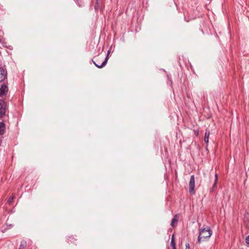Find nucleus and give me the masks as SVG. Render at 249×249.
Here are the masks:
<instances>
[{
	"instance_id": "obj_12",
	"label": "nucleus",
	"mask_w": 249,
	"mask_h": 249,
	"mask_svg": "<svg viewBox=\"0 0 249 249\" xmlns=\"http://www.w3.org/2000/svg\"><path fill=\"white\" fill-rule=\"evenodd\" d=\"M13 199H14V196H11L9 198V199L8 200V202L9 204H11L12 203V201H13Z\"/></svg>"
},
{
	"instance_id": "obj_5",
	"label": "nucleus",
	"mask_w": 249,
	"mask_h": 249,
	"mask_svg": "<svg viewBox=\"0 0 249 249\" xmlns=\"http://www.w3.org/2000/svg\"><path fill=\"white\" fill-rule=\"evenodd\" d=\"M7 76V71L2 68H0V83L3 82L6 79Z\"/></svg>"
},
{
	"instance_id": "obj_14",
	"label": "nucleus",
	"mask_w": 249,
	"mask_h": 249,
	"mask_svg": "<svg viewBox=\"0 0 249 249\" xmlns=\"http://www.w3.org/2000/svg\"><path fill=\"white\" fill-rule=\"evenodd\" d=\"M246 242L249 244V235L246 238Z\"/></svg>"
},
{
	"instance_id": "obj_1",
	"label": "nucleus",
	"mask_w": 249,
	"mask_h": 249,
	"mask_svg": "<svg viewBox=\"0 0 249 249\" xmlns=\"http://www.w3.org/2000/svg\"><path fill=\"white\" fill-rule=\"evenodd\" d=\"M199 235L197 238V242L198 243H200L202 241L209 238L212 234V231L209 227L199 229Z\"/></svg>"
},
{
	"instance_id": "obj_11",
	"label": "nucleus",
	"mask_w": 249,
	"mask_h": 249,
	"mask_svg": "<svg viewBox=\"0 0 249 249\" xmlns=\"http://www.w3.org/2000/svg\"><path fill=\"white\" fill-rule=\"evenodd\" d=\"M171 246L172 247V248H176V243H175V240L171 239Z\"/></svg>"
},
{
	"instance_id": "obj_13",
	"label": "nucleus",
	"mask_w": 249,
	"mask_h": 249,
	"mask_svg": "<svg viewBox=\"0 0 249 249\" xmlns=\"http://www.w3.org/2000/svg\"><path fill=\"white\" fill-rule=\"evenodd\" d=\"M216 184H217V181H214V184H213L212 191H213L215 190V189L216 188Z\"/></svg>"
},
{
	"instance_id": "obj_18",
	"label": "nucleus",
	"mask_w": 249,
	"mask_h": 249,
	"mask_svg": "<svg viewBox=\"0 0 249 249\" xmlns=\"http://www.w3.org/2000/svg\"><path fill=\"white\" fill-rule=\"evenodd\" d=\"M172 249H176V248H172Z\"/></svg>"
},
{
	"instance_id": "obj_3",
	"label": "nucleus",
	"mask_w": 249,
	"mask_h": 249,
	"mask_svg": "<svg viewBox=\"0 0 249 249\" xmlns=\"http://www.w3.org/2000/svg\"><path fill=\"white\" fill-rule=\"evenodd\" d=\"M195 176L194 175H192L190 178V181H189V192L191 194H194V188H195Z\"/></svg>"
},
{
	"instance_id": "obj_4",
	"label": "nucleus",
	"mask_w": 249,
	"mask_h": 249,
	"mask_svg": "<svg viewBox=\"0 0 249 249\" xmlns=\"http://www.w3.org/2000/svg\"><path fill=\"white\" fill-rule=\"evenodd\" d=\"M8 87L5 84H2L0 87V97H3L7 94L8 92Z\"/></svg>"
},
{
	"instance_id": "obj_6",
	"label": "nucleus",
	"mask_w": 249,
	"mask_h": 249,
	"mask_svg": "<svg viewBox=\"0 0 249 249\" xmlns=\"http://www.w3.org/2000/svg\"><path fill=\"white\" fill-rule=\"evenodd\" d=\"M109 53H110V52H109V51H108V52H107V56H106V57L105 58V60L102 62V63L101 65H99L98 63H96L94 61H93V63H94V65L97 67H98L99 68H102V67L105 66L106 65V64L107 63V61L108 60V54H109Z\"/></svg>"
},
{
	"instance_id": "obj_15",
	"label": "nucleus",
	"mask_w": 249,
	"mask_h": 249,
	"mask_svg": "<svg viewBox=\"0 0 249 249\" xmlns=\"http://www.w3.org/2000/svg\"><path fill=\"white\" fill-rule=\"evenodd\" d=\"M217 179H218V175L217 174H215V180L214 181H217Z\"/></svg>"
},
{
	"instance_id": "obj_17",
	"label": "nucleus",
	"mask_w": 249,
	"mask_h": 249,
	"mask_svg": "<svg viewBox=\"0 0 249 249\" xmlns=\"http://www.w3.org/2000/svg\"><path fill=\"white\" fill-rule=\"evenodd\" d=\"M171 239L175 240V236L174 234L172 235Z\"/></svg>"
},
{
	"instance_id": "obj_2",
	"label": "nucleus",
	"mask_w": 249,
	"mask_h": 249,
	"mask_svg": "<svg viewBox=\"0 0 249 249\" xmlns=\"http://www.w3.org/2000/svg\"><path fill=\"white\" fill-rule=\"evenodd\" d=\"M7 110V105L3 100H0V118H2Z\"/></svg>"
},
{
	"instance_id": "obj_8",
	"label": "nucleus",
	"mask_w": 249,
	"mask_h": 249,
	"mask_svg": "<svg viewBox=\"0 0 249 249\" xmlns=\"http://www.w3.org/2000/svg\"><path fill=\"white\" fill-rule=\"evenodd\" d=\"M5 129V125L4 123L0 122V135L3 133Z\"/></svg>"
},
{
	"instance_id": "obj_9",
	"label": "nucleus",
	"mask_w": 249,
	"mask_h": 249,
	"mask_svg": "<svg viewBox=\"0 0 249 249\" xmlns=\"http://www.w3.org/2000/svg\"><path fill=\"white\" fill-rule=\"evenodd\" d=\"M178 221V216L177 215H176L174 216V217L172 219V222H171V225L172 227H174V223L177 222Z\"/></svg>"
},
{
	"instance_id": "obj_16",
	"label": "nucleus",
	"mask_w": 249,
	"mask_h": 249,
	"mask_svg": "<svg viewBox=\"0 0 249 249\" xmlns=\"http://www.w3.org/2000/svg\"><path fill=\"white\" fill-rule=\"evenodd\" d=\"M186 249H190V245L189 244H186Z\"/></svg>"
},
{
	"instance_id": "obj_10",
	"label": "nucleus",
	"mask_w": 249,
	"mask_h": 249,
	"mask_svg": "<svg viewBox=\"0 0 249 249\" xmlns=\"http://www.w3.org/2000/svg\"><path fill=\"white\" fill-rule=\"evenodd\" d=\"M26 246V243L25 241H22L18 249H25Z\"/></svg>"
},
{
	"instance_id": "obj_7",
	"label": "nucleus",
	"mask_w": 249,
	"mask_h": 249,
	"mask_svg": "<svg viewBox=\"0 0 249 249\" xmlns=\"http://www.w3.org/2000/svg\"><path fill=\"white\" fill-rule=\"evenodd\" d=\"M210 136V131L208 130H206L204 141L205 143H208L209 142V138Z\"/></svg>"
}]
</instances>
